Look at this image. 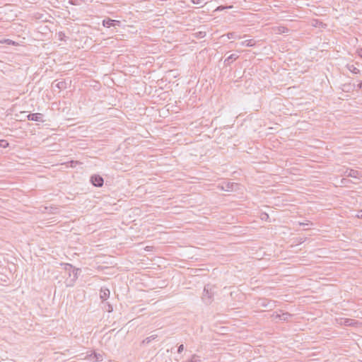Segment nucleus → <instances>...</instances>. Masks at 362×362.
I'll list each match as a JSON object with an SVG mask.
<instances>
[{
	"mask_svg": "<svg viewBox=\"0 0 362 362\" xmlns=\"http://www.w3.org/2000/svg\"><path fill=\"white\" fill-rule=\"evenodd\" d=\"M343 175L346 177H353L356 180H357L356 182H358V181L360 180V177H358V175H359V173L358 170H354V169H346Z\"/></svg>",
	"mask_w": 362,
	"mask_h": 362,
	"instance_id": "7ed1b4c3",
	"label": "nucleus"
},
{
	"mask_svg": "<svg viewBox=\"0 0 362 362\" xmlns=\"http://www.w3.org/2000/svg\"><path fill=\"white\" fill-rule=\"evenodd\" d=\"M356 53L361 58H362V48H358L356 49Z\"/></svg>",
	"mask_w": 362,
	"mask_h": 362,
	"instance_id": "bb28decb",
	"label": "nucleus"
},
{
	"mask_svg": "<svg viewBox=\"0 0 362 362\" xmlns=\"http://www.w3.org/2000/svg\"><path fill=\"white\" fill-rule=\"evenodd\" d=\"M239 57L238 55L236 54H232L230 56H228L225 60H224V65L226 66H230V64L235 61Z\"/></svg>",
	"mask_w": 362,
	"mask_h": 362,
	"instance_id": "6e6552de",
	"label": "nucleus"
},
{
	"mask_svg": "<svg viewBox=\"0 0 362 362\" xmlns=\"http://www.w3.org/2000/svg\"><path fill=\"white\" fill-rule=\"evenodd\" d=\"M240 44L242 46L253 47L255 45V41L253 39L246 40L241 42Z\"/></svg>",
	"mask_w": 362,
	"mask_h": 362,
	"instance_id": "9b49d317",
	"label": "nucleus"
},
{
	"mask_svg": "<svg viewBox=\"0 0 362 362\" xmlns=\"http://www.w3.org/2000/svg\"><path fill=\"white\" fill-rule=\"evenodd\" d=\"M44 115L42 113H30L27 116L28 120L35 122H44Z\"/></svg>",
	"mask_w": 362,
	"mask_h": 362,
	"instance_id": "20e7f679",
	"label": "nucleus"
},
{
	"mask_svg": "<svg viewBox=\"0 0 362 362\" xmlns=\"http://www.w3.org/2000/svg\"><path fill=\"white\" fill-rule=\"evenodd\" d=\"M304 241H305V240L303 238H300L298 240H297V241H296V243L297 244H300V243H303Z\"/></svg>",
	"mask_w": 362,
	"mask_h": 362,
	"instance_id": "7c9ffc66",
	"label": "nucleus"
},
{
	"mask_svg": "<svg viewBox=\"0 0 362 362\" xmlns=\"http://www.w3.org/2000/svg\"><path fill=\"white\" fill-rule=\"evenodd\" d=\"M350 182H352V181H351L350 180L347 179V178H342L341 180V185H347ZM358 182H353V183H357Z\"/></svg>",
	"mask_w": 362,
	"mask_h": 362,
	"instance_id": "aec40b11",
	"label": "nucleus"
},
{
	"mask_svg": "<svg viewBox=\"0 0 362 362\" xmlns=\"http://www.w3.org/2000/svg\"><path fill=\"white\" fill-rule=\"evenodd\" d=\"M7 44L8 45H16L17 42L10 39H1V44Z\"/></svg>",
	"mask_w": 362,
	"mask_h": 362,
	"instance_id": "f3484780",
	"label": "nucleus"
},
{
	"mask_svg": "<svg viewBox=\"0 0 362 362\" xmlns=\"http://www.w3.org/2000/svg\"><path fill=\"white\" fill-rule=\"evenodd\" d=\"M94 358H95L96 361H98L101 360L102 356L99 354L94 353Z\"/></svg>",
	"mask_w": 362,
	"mask_h": 362,
	"instance_id": "b1692460",
	"label": "nucleus"
},
{
	"mask_svg": "<svg viewBox=\"0 0 362 362\" xmlns=\"http://www.w3.org/2000/svg\"><path fill=\"white\" fill-rule=\"evenodd\" d=\"M233 8V6H219L217 7L216 11H223L226 8Z\"/></svg>",
	"mask_w": 362,
	"mask_h": 362,
	"instance_id": "4be33fe9",
	"label": "nucleus"
},
{
	"mask_svg": "<svg viewBox=\"0 0 362 362\" xmlns=\"http://www.w3.org/2000/svg\"><path fill=\"white\" fill-rule=\"evenodd\" d=\"M281 314H278L276 313H274L272 315V317L274 320H280Z\"/></svg>",
	"mask_w": 362,
	"mask_h": 362,
	"instance_id": "5701e85b",
	"label": "nucleus"
},
{
	"mask_svg": "<svg viewBox=\"0 0 362 362\" xmlns=\"http://www.w3.org/2000/svg\"><path fill=\"white\" fill-rule=\"evenodd\" d=\"M357 216H358V218H362V211H361L358 213V214L357 215Z\"/></svg>",
	"mask_w": 362,
	"mask_h": 362,
	"instance_id": "473e14b6",
	"label": "nucleus"
},
{
	"mask_svg": "<svg viewBox=\"0 0 362 362\" xmlns=\"http://www.w3.org/2000/svg\"><path fill=\"white\" fill-rule=\"evenodd\" d=\"M227 36L229 39L235 38V33H228Z\"/></svg>",
	"mask_w": 362,
	"mask_h": 362,
	"instance_id": "cd10ccee",
	"label": "nucleus"
},
{
	"mask_svg": "<svg viewBox=\"0 0 362 362\" xmlns=\"http://www.w3.org/2000/svg\"><path fill=\"white\" fill-rule=\"evenodd\" d=\"M119 21L112 20L111 18H106L103 21V25L106 28L115 27L116 25H119Z\"/></svg>",
	"mask_w": 362,
	"mask_h": 362,
	"instance_id": "423d86ee",
	"label": "nucleus"
},
{
	"mask_svg": "<svg viewBox=\"0 0 362 362\" xmlns=\"http://www.w3.org/2000/svg\"><path fill=\"white\" fill-rule=\"evenodd\" d=\"M300 225L305 226V225H308V223H300Z\"/></svg>",
	"mask_w": 362,
	"mask_h": 362,
	"instance_id": "f704fd0d",
	"label": "nucleus"
},
{
	"mask_svg": "<svg viewBox=\"0 0 362 362\" xmlns=\"http://www.w3.org/2000/svg\"><path fill=\"white\" fill-rule=\"evenodd\" d=\"M213 293L211 289L209 288V285L205 286L204 288V298L207 297L209 298V303H211Z\"/></svg>",
	"mask_w": 362,
	"mask_h": 362,
	"instance_id": "1a4fd4ad",
	"label": "nucleus"
},
{
	"mask_svg": "<svg viewBox=\"0 0 362 362\" xmlns=\"http://www.w3.org/2000/svg\"><path fill=\"white\" fill-rule=\"evenodd\" d=\"M4 185V183L1 182V185ZM1 191L5 190V189H6V187L1 186Z\"/></svg>",
	"mask_w": 362,
	"mask_h": 362,
	"instance_id": "72a5a7b5",
	"label": "nucleus"
},
{
	"mask_svg": "<svg viewBox=\"0 0 362 362\" xmlns=\"http://www.w3.org/2000/svg\"><path fill=\"white\" fill-rule=\"evenodd\" d=\"M10 6H11V5L6 4L3 7L1 6V8H4V12L6 13L7 11V8Z\"/></svg>",
	"mask_w": 362,
	"mask_h": 362,
	"instance_id": "c756f323",
	"label": "nucleus"
},
{
	"mask_svg": "<svg viewBox=\"0 0 362 362\" xmlns=\"http://www.w3.org/2000/svg\"><path fill=\"white\" fill-rule=\"evenodd\" d=\"M194 4H201L204 3V0H191Z\"/></svg>",
	"mask_w": 362,
	"mask_h": 362,
	"instance_id": "393cba45",
	"label": "nucleus"
},
{
	"mask_svg": "<svg viewBox=\"0 0 362 362\" xmlns=\"http://www.w3.org/2000/svg\"><path fill=\"white\" fill-rule=\"evenodd\" d=\"M90 182L93 186L100 187L103 185L104 180L102 176L95 174L91 175Z\"/></svg>",
	"mask_w": 362,
	"mask_h": 362,
	"instance_id": "f03ea898",
	"label": "nucleus"
},
{
	"mask_svg": "<svg viewBox=\"0 0 362 362\" xmlns=\"http://www.w3.org/2000/svg\"><path fill=\"white\" fill-rule=\"evenodd\" d=\"M157 338V335L153 334L150 337H146L142 341L143 344H148L151 341Z\"/></svg>",
	"mask_w": 362,
	"mask_h": 362,
	"instance_id": "4468645a",
	"label": "nucleus"
},
{
	"mask_svg": "<svg viewBox=\"0 0 362 362\" xmlns=\"http://www.w3.org/2000/svg\"><path fill=\"white\" fill-rule=\"evenodd\" d=\"M65 269L69 272V276H71V274L73 275L74 276V279H76L78 278V273L79 272V269H76L74 268L71 264H66V266H65Z\"/></svg>",
	"mask_w": 362,
	"mask_h": 362,
	"instance_id": "39448f33",
	"label": "nucleus"
},
{
	"mask_svg": "<svg viewBox=\"0 0 362 362\" xmlns=\"http://www.w3.org/2000/svg\"><path fill=\"white\" fill-rule=\"evenodd\" d=\"M358 89L362 90V81L357 85Z\"/></svg>",
	"mask_w": 362,
	"mask_h": 362,
	"instance_id": "2f4dec72",
	"label": "nucleus"
},
{
	"mask_svg": "<svg viewBox=\"0 0 362 362\" xmlns=\"http://www.w3.org/2000/svg\"><path fill=\"white\" fill-rule=\"evenodd\" d=\"M16 16V15L15 13H10L8 15V17H6L5 18H4L3 17H1V21L5 19V21H13L14 20L15 17Z\"/></svg>",
	"mask_w": 362,
	"mask_h": 362,
	"instance_id": "6ab92c4d",
	"label": "nucleus"
},
{
	"mask_svg": "<svg viewBox=\"0 0 362 362\" xmlns=\"http://www.w3.org/2000/svg\"><path fill=\"white\" fill-rule=\"evenodd\" d=\"M8 146H9V143L8 142V141L1 139V148H5Z\"/></svg>",
	"mask_w": 362,
	"mask_h": 362,
	"instance_id": "412c9836",
	"label": "nucleus"
},
{
	"mask_svg": "<svg viewBox=\"0 0 362 362\" xmlns=\"http://www.w3.org/2000/svg\"><path fill=\"white\" fill-rule=\"evenodd\" d=\"M55 86L59 90H63L66 88V83L64 81H59L55 84Z\"/></svg>",
	"mask_w": 362,
	"mask_h": 362,
	"instance_id": "2eb2a0df",
	"label": "nucleus"
},
{
	"mask_svg": "<svg viewBox=\"0 0 362 362\" xmlns=\"http://www.w3.org/2000/svg\"><path fill=\"white\" fill-rule=\"evenodd\" d=\"M346 68L354 74H358L361 72L360 70L353 64H347Z\"/></svg>",
	"mask_w": 362,
	"mask_h": 362,
	"instance_id": "f8f14e48",
	"label": "nucleus"
},
{
	"mask_svg": "<svg viewBox=\"0 0 362 362\" xmlns=\"http://www.w3.org/2000/svg\"><path fill=\"white\" fill-rule=\"evenodd\" d=\"M5 28V27H4V25H1V28L2 29V28Z\"/></svg>",
	"mask_w": 362,
	"mask_h": 362,
	"instance_id": "c9c22d12",
	"label": "nucleus"
},
{
	"mask_svg": "<svg viewBox=\"0 0 362 362\" xmlns=\"http://www.w3.org/2000/svg\"><path fill=\"white\" fill-rule=\"evenodd\" d=\"M197 35H198V37H205V35H206V33H205V32H199V33H197Z\"/></svg>",
	"mask_w": 362,
	"mask_h": 362,
	"instance_id": "c85d7f7f",
	"label": "nucleus"
},
{
	"mask_svg": "<svg viewBox=\"0 0 362 362\" xmlns=\"http://www.w3.org/2000/svg\"><path fill=\"white\" fill-rule=\"evenodd\" d=\"M110 290L107 288H101L100 292V297L103 300L107 299L110 296Z\"/></svg>",
	"mask_w": 362,
	"mask_h": 362,
	"instance_id": "9d476101",
	"label": "nucleus"
},
{
	"mask_svg": "<svg viewBox=\"0 0 362 362\" xmlns=\"http://www.w3.org/2000/svg\"><path fill=\"white\" fill-rule=\"evenodd\" d=\"M275 303L276 302L274 300H268L267 298H259L257 300V304L259 307L265 308H268L269 310H272V309H273L276 306Z\"/></svg>",
	"mask_w": 362,
	"mask_h": 362,
	"instance_id": "f257e3e1",
	"label": "nucleus"
},
{
	"mask_svg": "<svg viewBox=\"0 0 362 362\" xmlns=\"http://www.w3.org/2000/svg\"><path fill=\"white\" fill-rule=\"evenodd\" d=\"M237 186H238L237 183L227 182L223 184L221 188L223 190L230 192V191L235 190L237 188Z\"/></svg>",
	"mask_w": 362,
	"mask_h": 362,
	"instance_id": "0eeeda50",
	"label": "nucleus"
},
{
	"mask_svg": "<svg viewBox=\"0 0 362 362\" xmlns=\"http://www.w3.org/2000/svg\"><path fill=\"white\" fill-rule=\"evenodd\" d=\"M183 362H201V360L199 359V357L194 354L192 356L191 358L187 361H183Z\"/></svg>",
	"mask_w": 362,
	"mask_h": 362,
	"instance_id": "a211bd4d",
	"label": "nucleus"
},
{
	"mask_svg": "<svg viewBox=\"0 0 362 362\" xmlns=\"http://www.w3.org/2000/svg\"><path fill=\"white\" fill-rule=\"evenodd\" d=\"M183 350H184V345L180 344L177 348V353L181 354L183 351Z\"/></svg>",
	"mask_w": 362,
	"mask_h": 362,
	"instance_id": "a878e982",
	"label": "nucleus"
},
{
	"mask_svg": "<svg viewBox=\"0 0 362 362\" xmlns=\"http://www.w3.org/2000/svg\"><path fill=\"white\" fill-rule=\"evenodd\" d=\"M293 317L292 314L288 313H282L281 314L280 320L281 321H288Z\"/></svg>",
	"mask_w": 362,
	"mask_h": 362,
	"instance_id": "ddd939ff",
	"label": "nucleus"
},
{
	"mask_svg": "<svg viewBox=\"0 0 362 362\" xmlns=\"http://www.w3.org/2000/svg\"><path fill=\"white\" fill-rule=\"evenodd\" d=\"M354 85H351V83L344 84L342 90L344 92H350L351 90H353Z\"/></svg>",
	"mask_w": 362,
	"mask_h": 362,
	"instance_id": "dca6fc26",
	"label": "nucleus"
}]
</instances>
